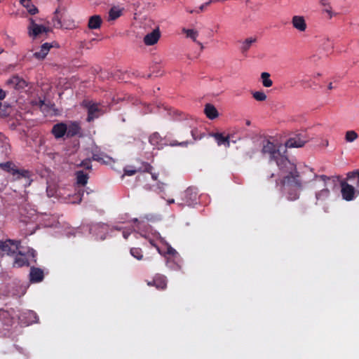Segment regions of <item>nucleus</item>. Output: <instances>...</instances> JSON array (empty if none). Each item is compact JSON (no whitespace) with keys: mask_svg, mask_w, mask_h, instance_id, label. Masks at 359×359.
Returning a JSON list of instances; mask_svg holds the SVG:
<instances>
[{"mask_svg":"<svg viewBox=\"0 0 359 359\" xmlns=\"http://www.w3.org/2000/svg\"><path fill=\"white\" fill-rule=\"evenodd\" d=\"M262 152L269 154L270 157L276 161L279 168V172L276 175L282 180L285 191L288 192V198L291 201L296 200L299 197L301 183L298 179L299 175L295 165L282 156L273 143L270 141L264 142Z\"/></svg>","mask_w":359,"mask_h":359,"instance_id":"f257e3e1","label":"nucleus"},{"mask_svg":"<svg viewBox=\"0 0 359 359\" xmlns=\"http://www.w3.org/2000/svg\"><path fill=\"white\" fill-rule=\"evenodd\" d=\"M0 250L4 255L14 257L13 266L15 267L28 265L31 259L34 258V250L21 245L17 241H0Z\"/></svg>","mask_w":359,"mask_h":359,"instance_id":"f03ea898","label":"nucleus"},{"mask_svg":"<svg viewBox=\"0 0 359 359\" xmlns=\"http://www.w3.org/2000/svg\"><path fill=\"white\" fill-rule=\"evenodd\" d=\"M141 235L149 240V243L156 248L158 252L160 254H163L161 250L159 247H158L155 243L156 239L159 240V241L165 245L166 252H165L166 255H169L170 257H173L174 259L177 258L178 256V253L177 251L173 249L171 246L167 244L164 239L161 238L159 233L155 231H153L151 228H147L146 231H141Z\"/></svg>","mask_w":359,"mask_h":359,"instance_id":"7ed1b4c3","label":"nucleus"},{"mask_svg":"<svg viewBox=\"0 0 359 359\" xmlns=\"http://www.w3.org/2000/svg\"><path fill=\"white\" fill-rule=\"evenodd\" d=\"M318 182L325 187L322 190L316 194V199L318 201H324L328 198L330 189H333L334 187V181L330 178L320 177Z\"/></svg>","mask_w":359,"mask_h":359,"instance_id":"20e7f679","label":"nucleus"},{"mask_svg":"<svg viewBox=\"0 0 359 359\" xmlns=\"http://www.w3.org/2000/svg\"><path fill=\"white\" fill-rule=\"evenodd\" d=\"M27 30L29 36L35 39L43 34H46L50 29L48 27L37 23L33 18H29V25Z\"/></svg>","mask_w":359,"mask_h":359,"instance_id":"39448f33","label":"nucleus"},{"mask_svg":"<svg viewBox=\"0 0 359 359\" xmlns=\"http://www.w3.org/2000/svg\"><path fill=\"white\" fill-rule=\"evenodd\" d=\"M340 194L341 198L348 202L353 201L357 196L355 187L344 181L340 183Z\"/></svg>","mask_w":359,"mask_h":359,"instance_id":"423d86ee","label":"nucleus"},{"mask_svg":"<svg viewBox=\"0 0 359 359\" xmlns=\"http://www.w3.org/2000/svg\"><path fill=\"white\" fill-rule=\"evenodd\" d=\"M319 4L322 8V13L326 15V18L331 20L338 15V13L334 11L330 0H319Z\"/></svg>","mask_w":359,"mask_h":359,"instance_id":"0eeeda50","label":"nucleus"},{"mask_svg":"<svg viewBox=\"0 0 359 359\" xmlns=\"http://www.w3.org/2000/svg\"><path fill=\"white\" fill-rule=\"evenodd\" d=\"M86 107L88 113L87 118L88 121H91L97 118L104 111L97 104L91 103L90 102L86 104Z\"/></svg>","mask_w":359,"mask_h":359,"instance_id":"6e6552de","label":"nucleus"},{"mask_svg":"<svg viewBox=\"0 0 359 359\" xmlns=\"http://www.w3.org/2000/svg\"><path fill=\"white\" fill-rule=\"evenodd\" d=\"M291 22L293 27L299 32H304L307 29L305 18L302 15H294Z\"/></svg>","mask_w":359,"mask_h":359,"instance_id":"1a4fd4ad","label":"nucleus"},{"mask_svg":"<svg viewBox=\"0 0 359 359\" xmlns=\"http://www.w3.org/2000/svg\"><path fill=\"white\" fill-rule=\"evenodd\" d=\"M306 142V140L305 138L297 135L289 139L285 144V147L288 148H299L303 147Z\"/></svg>","mask_w":359,"mask_h":359,"instance_id":"9d476101","label":"nucleus"},{"mask_svg":"<svg viewBox=\"0 0 359 359\" xmlns=\"http://www.w3.org/2000/svg\"><path fill=\"white\" fill-rule=\"evenodd\" d=\"M160 36L158 29H156L144 36V42L147 46H152L158 42Z\"/></svg>","mask_w":359,"mask_h":359,"instance_id":"9b49d317","label":"nucleus"},{"mask_svg":"<svg viewBox=\"0 0 359 359\" xmlns=\"http://www.w3.org/2000/svg\"><path fill=\"white\" fill-rule=\"evenodd\" d=\"M20 320L25 325H29L37 321L36 313L32 311H27L22 313L20 317Z\"/></svg>","mask_w":359,"mask_h":359,"instance_id":"f8f14e48","label":"nucleus"},{"mask_svg":"<svg viewBox=\"0 0 359 359\" xmlns=\"http://www.w3.org/2000/svg\"><path fill=\"white\" fill-rule=\"evenodd\" d=\"M7 84L17 89L24 88L27 86L26 81L18 76H13L7 81Z\"/></svg>","mask_w":359,"mask_h":359,"instance_id":"ddd939ff","label":"nucleus"},{"mask_svg":"<svg viewBox=\"0 0 359 359\" xmlns=\"http://www.w3.org/2000/svg\"><path fill=\"white\" fill-rule=\"evenodd\" d=\"M52 46L48 43H43L39 51H36L33 55L37 60H43L48 53Z\"/></svg>","mask_w":359,"mask_h":359,"instance_id":"4468645a","label":"nucleus"},{"mask_svg":"<svg viewBox=\"0 0 359 359\" xmlns=\"http://www.w3.org/2000/svg\"><path fill=\"white\" fill-rule=\"evenodd\" d=\"M67 124L57 123L53 126L52 132L56 138H60L67 133Z\"/></svg>","mask_w":359,"mask_h":359,"instance_id":"2eb2a0df","label":"nucleus"},{"mask_svg":"<svg viewBox=\"0 0 359 359\" xmlns=\"http://www.w3.org/2000/svg\"><path fill=\"white\" fill-rule=\"evenodd\" d=\"M20 3L30 15H35L39 11L38 8L32 4V0H20Z\"/></svg>","mask_w":359,"mask_h":359,"instance_id":"dca6fc26","label":"nucleus"},{"mask_svg":"<svg viewBox=\"0 0 359 359\" xmlns=\"http://www.w3.org/2000/svg\"><path fill=\"white\" fill-rule=\"evenodd\" d=\"M102 22L101 17L98 15H95L89 18L88 26L90 29H96L100 27Z\"/></svg>","mask_w":359,"mask_h":359,"instance_id":"f3484780","label":"nucleus"},{"mask_svg":"<svg viewBox=\"0 0 359 359\" xmlns=\"http://www.w3.org/2000/svg\"><path fill=\"white\" fill-rule=\"evenodd\" d=\"M212 136L215 138L218 146L224 145L226 148L230 146L229 137H225L222 133H214Z\"/></svg>","mask_w":359,"mask_h":359,"instance_id":"a211bd4d","label":"nucleus"},{"mask_svg":"<svg viewBox=\"0 0 359 359\" xmlns=\"http://www.w3.org/2000/svg\"><path fill=\"white\" fill-rule=\"evenodd\" d=\"M204 112L210 119H214L218 117L219 113L217 109L211 104H207L205 106Z\"/></svg>","mask_w":359,"mask_h":359,"instance_id":"6ab92c4d","label":"nucleus"},{"mask_svg":"<svg viewBox=\"0 0 359 359\" xmlns=\"http://www.w3.org/2000/svg\"><path fill=\"white\" fill-rule=\"evenodd\" d=\"M43 271L36 268H32L30 271V280L32 282H40L43 280Z\"/></svg>","mask_w":359,"mask_h":359,"instance_id":"aec40b11","label":"nucleus"},{"mask_svg":"<svg viewBox=\"0 0 359 359\" xmlns=\"http://www.w3.org/2000/svg\"><path fill=\"white\" fill-rule=\"evenodd\" d=\"M257 41L256 37H248L240 41L241 43V50L243 52L247 51L250 46L255 43Z\"/></svg>","mask_w":359,"mask_h":359,"instance_id":"412c9836","label":"nucleus"},{"mask_svg":"<svg viewBox=\"0 0 359 359\" xmlns=\"http://www.w3.org/2000/svg\"><path fill=\"white\" fill-rule=\"evenodd\" d=\"M271 75L268 72H262L260 75L262 84L265 88H270L273 86V81L270 78Z\"/></svg>","mask_w":359,"mask_h":359,"instance_id":"4be33fe9","label":"nucleus"},{"mask_svg":"<svg viewBox=\"0 0 359 359\" xmlns=\"http://www.w3.org/2000/svg\"><path fill=\"white\" fill-rule=\"evenodd\" d=\"M123 9L119 7H113L109 13V20H115L119 18L122 14Z\"/></svg>","mask_w":359,"mask_h":359,"instance_id":"5701e85b","label":"nucleus"},{"mask_svg":"<svg viewBox=\"0 0 359 359\" xmlns=\"http://www.w3.org/2000/svg\"><path fill=\"white\" fill-rule=\"evenodd\" d=\"M154 285L158 289H164L166 287V280L164 276H157L154 280Z\"/></svg>","mask_w":359,"mask_h":359,"instance_id":"b1692460","label":"nucleus"},{"mask_svg":"<svg viewBox=\"0 0 359 359\" xmlns=\"http://www.w3.org/2000/svg\"><path fill=\"white\" fill-rule=\"evenodd\" d=\"M67 126V134L68 136L76 135L79 131V126L76 123H70Z\"/></svg>","mask_w":359,"mask_h":359,"instance_id":"393cba45","label":"nucleus"},{"mask_svg":"<svg viewBox=\"0 0 359 359\" xmlns=\"http://www.w3.org/2000/svg\"><path fill=\"white\" fill-rule=\"evenodd\" d=\"M182 32L186 34V36L191 39L193 41H196L198 37V32L193 29H182Z\"/></svg>","mask_w":359,"mask_h":359,"instance_id":"a878e982","label":"nucleus"},{"mask_svg":"<svg viewBox=\"0 0 359 359\" xmlns=\"http://www.w3.org/2000/svg\"><path fill=\"white\" fill-rule=\"evenodd\" d=\"M88 181V176L86 174L83 173L81 171H79L76 172V182L80 185H85Z\"/></svg>","mask_w":359,"mask_h":359,"instance_id":"bb28decb","label":"nucleus"},{"mask_svg":"<svg viewBox=\"0 0 359 359\" xmlns=\"http://www.w3.org/2000/svg\"><path fill=\"white\" fill-rule=\"evenodd\" d=\"M358 137V134L354 130H348L345 134V140L348 142H353Z\"/></svg>","mask_w":359,"mask_h":359,"instance_id":"cd10ccee","label":"nucleus"},{"mask_svg":"<svg viewBox=\"0 0 359 359\" xmlns=\"http://www.w3.org/2000/svg\"><path fill=\"white\" fill-rule=\"evenodd\" d=\"M252 97L257 101H265L267 98L266 95L262 90L255 91L252 93Z\"/></svg>","mask_w":359,"mask_h":359,"instance_id":"c85d7f7f","label":"nucleus"},{"mask_svg":"<svg viewBox=\"0 0 359 359\" xmlns=\"http://www.w3.org/2000/svg\"><path fill=\"white\" fill-rule=\"evenodd\" d=\"M130 254L133 257L136 258L138 260L142 259L143 257L142 250L140 248H132L130 250Z\"/></svg>","mask_w":359,"mask_h":359,"instance_id":"c756f323","label":"nucleus"},{"mask_svg":"<svg viewBox=\"0 0 359 359\" xmlns=\"http://www.w3.org/2000/svg\"><path fill=\"white\" fill-rule=\"evenodd\" d=\"M18 179L20 181H22V182H25V184H30V181L29 180V177H28V172H22V173H18Z\"/></svg>","mask_w":359,"mask_h":359,"instance_id":"7c9ffc66","label":"nucleus"},{"mask_svg":"<svg viewBox=\"0 0 359 359\" xmlns=\"http://www.w3.org/2000/svg\"><path fill=\"white\" fill-rule=\"evenodd\" d=\"M160 140L161 137L158 133H154L149 137L150 143L154 146H157Z\"/></svg>","mask_w":359,"mask_h":359,"instance_id":"2f4dec72","label":"nucleus"},{"mask_svg":"<svg viewBox=\"0 0 359 359\" xmlns=\"http://www.w3.org/2000/svg\"><path fill=\"white\" fill-rule=\"evenodd\" d=\"M0 167L2 169L7 170V171L13 170V169L12 168V163H11L9 162H6V163L0 164Z\"/></svg>","mask_w":359,"mask_h":359,"instance_id":"473e14b6","label":"nucleus"},{"mask_svg":"<svg viewBox=\"0 0 359 359\" xmlns=\"http://www.w3.org/2000/svg\"><path fill=\"white\" fill-rule=\"evenodd\" d=\"M135 172H136V170L133 169L131 167H126L124 169V173L126 175L131 176V175H133L134 174H135Z\"/></svg>","mask_w":359,"mask_h":359,"instance_id":"72a5a7b5","label":"nucleus"},{"mask_svg":"<svg viewBox=\"0 0 359 359\" xmlns=\"http://www.w3.org/2000/svg\"><path fill=\"white\" fill-rule=\"evenodd\" d=\"M187 144H188V142H180V143L172 142L170 144L171 146L180 145V146H183V147H186V146H187Z\"/></svg>","mask_w":359,"mask_h":359,"instance_id":"f704fd0d","label":"nucleus"},{"mask_svg":"<svg viewBox=\"0 0 359 359\" xmlns=\"http://www.w3.org/2000/svg\"><path fill=\"white\" fill-rule=\"evenodd\" d=\"M76 198H77L76 201H72L71 202L73 203H78L81 202V198L80 195L76 196Z\"/></svg>","mask_w":359,"mask_h":359,"instance_id":"c9c22d12","label":"nucleus"},{"mask_svg":"<svg viewBox=\"0 0 359 359\" xmlns=\"http://www.w3.org/2000/svg\"><path fill=\"white\" fill-rule=\"evenodd\" d=\"M6 138L1 134H0V141L3 142V144H6Z\"/></svg>","mask_w":359,"mask_h":359,"instance_id":"e433bc0d","label":"nucleus"},{"mask_svg":"<svg viewBox=\"0 0 359 359\" xmlns=\"http://www.w3.org/2000/svg\"><path fill=\"white\" fill-rule=\"evenodd\" d=\"M5 97V92L0 89V100H2Z\"/></svg>","mask_w":359,"mask_h":359,"instance_id":"4c0bfd02","label":"nucleus"},{"mask_svg":"<svg viewBox=\"0 0 359 359\" xmlns=\"http://www.w3.org/2000/svg\"><path fill=\"white\" fill-rule=\"evenodd\" d=\"M10 114V111H6V112H1L0 111V116H6Z\"/></svg>","mask_w":359,"mask_h":359,"instance_id":"58836bf2","label":"nucleus"},{"mask_svg":"<svg viewBox=\"0 0 359 359\" xmlns=\"http://www.w3.org/2000/svg\"><path fill=\"white\" fill-rule=\"evenodd\" d=\"M157 175L155 174V173H151V177L153 178V180H157Z\"/></svg>","mask_w":359,"mask_h":359,"instance_id":"ea45409f","label":"nucleus"},{"mask_svg":"<svg viewBox=\"0 0 359 359\" xmlns=\"http://www.w3.org/2000/svg\"><path fill=\"white\" fill-rule=\"evenodd\" d=\"M327 88H328L329 90H332V89L334 88V86H333L332 83H330L328 86H327Z\"/></svg>","mask_w":359,"mask_h":359,"instance_id":"a19ab883","label":"nucleus"},{"mask_svg":"<svg viewBox=\"0 0 359 359\" xmlns=\"http://www.w3.org/2000/svg\"><path fill=\"white\" fill-rule=\"evenodd\" d=\"M128 234H129V233H126V231H123V237H124L125 238H128Z\"/></svg>","mask_w":359,"mask_h":359,"instance_id":"79ce46f5","label":"nucleus"},{"mask_svg":"<svg viewBox=\"0 0 359 359\" xmlns=\"http://www.w3.org/2000/svg\"><path fill=\"white\" fill-rule=\"evenodd\" d=\"M168 203H174V200H173V199H172V200H169V201H168Z\"/></svg>","mask_w":359,"mask_h":359,"instance_id":"37998d69","label":"nucleus"},{"mask_svg":"<svg viewBox=\"0 0 359 359\" xmlns=\"http://www.w3.org/2000/svg\"><path fill=\"white\" fill-rule=\"evenodd\" d=\"M93 158H94L95 160L99 161V158H97L95 156H93Z\"/></svg>","mask_w":359,"mask_h":359,"instance_id":"c03bdc74","label":"nucleus"},{"mask_svg":"<svg viewBox=\"0 0 359 359\" xmlns=\"http://www.w3.org/2000/svg\"><path fill=\"white\" fill-rule=\"evenodd\" d=\"M58 24L60 25V27H62V25L61 24L60 20H58Z\"/></svg>","mask_w":359,"mask_h":359,"instance_id":"a18cd8bd","label":"nucleus"},{"mask_svg":"<svg viewBox=\"0 0 359 359\" xmlns=\"http://www.w3.org/2000/svg\"><path fill=\"white\" fill-rule=\"evenodd\" d=\"M4 50L0 47V54L3 53Z\"/></svg>","mask_w":359,"mask_h":359,"instance_id":"49530a36","label":"nucleus"},{"mask_svg":"<svg viewBox=\"0 0 359 359\" xmlns=\"http://www.w3.org/2000/svg\"><path fill=\"white\" fill-rule=\"evenodd\" d=\"M275 176H276V175H275L274 173H273V174L271 175V177H275Z\"/></svg>","mask_w":359,"mask_h":359,"instance_id":"de8ad7c7","label":"nucleus"}]
</instances>
